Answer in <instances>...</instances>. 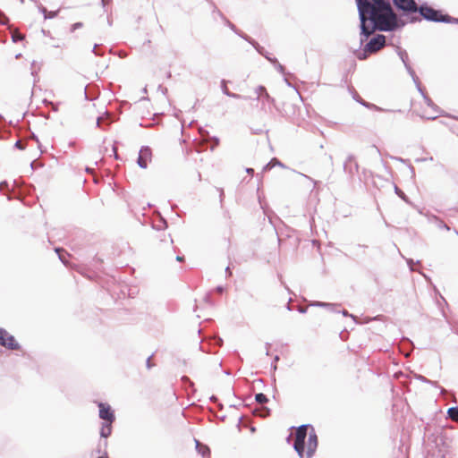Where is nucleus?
Masks as SVG:
<instances>
[{
	"instance_id": "1",
	"label": "nucleus",
	"mask_w": 458,
	"mask_h": 458,
	"mask_svg": "<svg viewBox=\"0 0 458 458\" xmlns=\"http://www.w3.org/2000/svg\"><path fill=\"white\" fill-rule=\"evenodd\" d=\"M384 2L387 5L386 10L377 11V6H376V11L370 13L368 21H366L367 30H361V34L366 38L376 30L392 31L398 27V17L393 10L390 0H384ZM393 3L398 10L403 13H413L418 12V5L414 0H393Z\"/></svg>"
},
{
	"instance_id": "2",
	"label": "nucleus",
	"mask_w": 458,
	"mask_h": 458,
	"mask_svg": "<svg viewBox=\"0 0 458 458\" xmlns=\"http://www.w3.org/2000/svg\"><path fill=\"white\" fill-rule=\"evenodd\" d=\"M308 426H300L295 434L294 449L301 458H311L318 447V437L312 431L306 441Z\"/></svg>"
},
{
	"instance_id": "3",
	"label": "nucleus",
	"mask_w": 458,
	"mask_h": 458,
	"mask_svg": "<svg viewBox=\"0 0 458 458\" xmlns=\"http://www.w3.org/2000/svg\"><path fill=\"white\" fill-rule=\"evenodd\" d=\"M411 109L414 113L424 119L433 120L438 116L439 109L432 102V100L424 96L420 95L411 103Z\"/></svg>"
},
{
	"instance_id": "4",
	"label": "nucleus",
	"mask_w": 458,
	"mask_h": 458,
	"mask_svg": "<svg viewBox=\"0 0 458 458\" xmlns=\"http://www.w3.org/2000/svg\"><path fill=\"white\" fill-rule=\"evenodd\" d=\"M356 3L360 19V30H367L366 21L370 13L376 11V6H377V11H384L387 6L384 0H356Z\"/></svg>"
},
{
	"instance_id": "5",
	"label": "nucleus",
	"mask_w": 458,
	"mask_h": 458,
	"mask_svg": "<svg viewBox=\"0 0 458 458\" xmlns=\"http://www.w3.org/2000/svg\"><path fill=\"white\" fill-rule=\"evenodd\" d=\"M386 45V37L384 35H377L376 37L372 38L365 46L363 51L364 55L359 56L360 59H365L367 57V55L374 54L379 51L381 48H383Z\"/></svg>"
},
{
	"instance_id": "6",
	"label": "nucleus",
	"mask_w": 458,
	"mask_h": 458,
	"mask_svg": "<svg viewBox=\"0 0 458 458\" xmlns=\"http://www.w3.org/2000/svg\"><path fill=\"white\" fill-rule=\"evenodd\" d=\"M418 12L420 13V16H422L423 18H425L428 21H445V18L443 14H441L439 12H437L428 6L418 7Z\"/></svg>"
},
{
	"instance_id": "7",
	"label": "nucleus",
	"mask_w": 458,
	"mask_h": 458,
	"mask_svg": "<svg viewBox=\"0 0 458 458\" xmlns=\"http://www.w3.org/2000/svg\"><path fill=\"white\" fill-rule=\"evenodd\" d=\"M0 344L11 350H18L20 348L14 337L3 328H0Z\"/></svg>"
},
{
	"instance_id": "8",
	"label": "nucleus",
	"mask_w": 458,
	"mask_h": 458,
	"mask_svg": "<svg viewBox=\"0 0 458 458\" xmlns=\"http://www.w3.org/2000/svg\"><path fill=\"white\" fill-rule=\"evenodd\" d=\"M152 160V150L148 147L142 148L140 150L137 163L141 168H147Z\"/></svg>"
},
{
	"instance_id": "9",
	"label": "nucleus",
	"mask_w": 458,
	"mask_h": 458,
	"mask_svg": "<svg viewBox=\"0 0 458 458\" xmlns=\"http://www.w3.org/2000/svg\"><path fill=\"white\" fill-rule=\"evenodd\" d=\"M159 238V242L156 244V248L157 250L161 251L164 249L166 250H171L173 249V240L170 235L165 233H160L157 236Z\"/></svg>"
},
{
	"instance_id": "10",
	"label": "nucleus",
	"mask_w": 458,
	"mask_h": 458,
	"mask_svg": "<svg viewBox=\"0 0 458 458\" xmlns=\"http://www.w3.org/2000/svg\"><path fill=\"white\" fill-rule=\"evenodd\" d=\"M99 408V417L105 421H114V414L113 411L111 410L110 405L106 403H100L98 404Z\"/></svg>"
},
{
	"instance_id": "11",
	"label": "nucleus",
	"mask_w": 458,
	"mask_h": 458,
	"mask_svg": "<svg viewBox=\"0 0 458 458\" xmlns=\"http://www.w3.org/2000/svg\"><path fill=\"white\" fill-rule=\"evenodd\" d=\"M114 421H105L102 424L101 429H100V435L102 437H108L112 433V423Z\"/></svg>"
},
{
	"instance_id": "12",
	"label": "nucleus",
	"mask_w": 458,
	"mask_h": 458,
	"mask_svg": "<svg viewBox=\"0 0 458 458\" xmlns=\"http://www.w3.org/2000/svg\"><path fill=\"white\" fill-rule=\"evenodd\" d=\"M447 413H448L449 418L452 420L458 422V408L457 407L449 408L447 411Z\"/></svg>"
},
{
	"instance_id": "13",
	"label": "nucleus",
	"mask_w": 458,
	"mask_h": 458,
	"mask_svg": "<svg viewBox=\"0 0 458 458\" xmlns=\"http://www.w3.org/2000/svg\"><path fill=\"white\" fill-rule=\"evenodd\" d=\"M25 38V35L21 34L18 30L12 31V39L14 43L21 41Z\"/></svg>"
},
{
	"instance_id": "14",
	"label": "nucleus",
	"mask_w": 458,
	"mask_h": 458,
	"mask_svg": "<svg viewBox=\"0 0 458 458\" xmlns=\"http://www.w3.org/2000/svg\"><path fill=\"white\" fill-rule=\"evenodd\" d=\"M255 399L259 403H265L267 402V396L262 393L257 394Z\"/></svg>"
},
{
	"instance_id": "15",
	"label": "nucleus",
	"mask_w": 458,
	"mask_h": 458,
	"mask_svg": "<svg viewBox=\"0 0 458 458\" xmlns=\"http://www.w3.org/2000/svg\"><path fill=\"white\" fill-rule=\"evenodd\" d=\"M275 164L282 165L279 161L274 158L267 165L266 169H270Z\"/></svg>"
},
{
	"instance_id": "16",
	"label": "nucleus",
	"mask_w": 458,
	"mask_h": 458,
	"mask_svg": "<svg viewBox=\"0 0 458 458\" xmlns=\"http://www.w3.org/2000/svg\"><path fill=\"white\" fill-rule=\"evenodd\" d=\"M112 148H113V152H114V155L115 159H118L117 146H116L115 144H114V145L112 146Z\"/></svg>"
},
{
	"instance_id": "17",
	"label": "nucleus",
	"mask_w": 458,
	"mask_h": 458,
	"mask_svg": "<svg viewBox=\"0 0 458 458\" xmlns=\"http://www.w3.org/2000/svg\"><path fill=\"white\" fill-rule=\"evenodd\" d=\"M396 193L403 199H404V193L400 191L398 188H396Z\"/></svg>"
},
{
	"instance_id": "18",
	"label": "nucleus",
	"mask_w": 458,
	"mask_h": 458,
	"mask_svg": "<svg viewBox=\"0 0 458 458\" xmlns=\"http://www.w3.org/2000/svg\"><path fill=\"white\" fill-rule=\"evenodd\" d=\"M200 451H202V452H203V454H205V452H206V451H207V452H209V450H208V448L207 446H202V447H201V449H200Z\"/></svg>"
},
{
	"instance_id": "19",
	"label": "nucleus",
	"mask_w": 458,
	"mask_h": 458,
	"mask_svg": "<svg viewBox=\"0 0 458 458\" xmlns=\"http://www.w3.org/2000/svg\"><path fill=\"white\" fill-rule=\"evenodd\" d=\"M176 260H178V261H182V260H183V258H182V257H181V256H177V257H176Z\"/></svg>"
},
{
	"instance_id": "20",
	"label": "nucleus",
	"mask_w": 458,
	"mask_h": 458,
	"mask_svg": "<svg viewBox=\"0 0 458 458\" xmlns=\"http://www.w3.org/2000/svg\"><path fill=\"white\" fill-rule=\"evenodd\" d=\"M16 145H17L21 149H22V148H23V147L21 145V142H20V141H17Z\"/></svg>"
},
{
	"instance_id": "21",
	"label": "nucleus",
	"mask_w": 458,
	"mask_h": 458,
	"mask_svg": "<svg viewBox=\"0 0 458 458\" xmlns=\"http://www.w3.org/2000/svg\"><path fill=\"white\" fill-rule=\"evenodd\" d=\"M98 458H109L107 455H104V456H99Z\"/></svg>"
},
{
	"instance_id": "22",
	"label": "nucleus",
	"mask_w": 458,
	"mask_h": 458,
	"mask_svg": "<svg viewBox=\"0 0 458 458\" xmlns=\"http://www.w3.org/2000/svg\"><path fill=\"white\" fill-rule=\"evenodd\" d=\"M252 173L253 172V169H248V173Z\"/></svg>"
}]
</instances>
